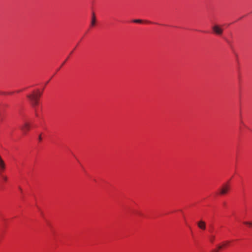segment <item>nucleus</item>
Listing matches in <instances>:
<instances>
[{
    "label": "nucleus",
    "instance_id": "nucleus-1",
    "mask_svg": "<svg viewBox=\"0 0 252 252\" xmlns=\"http://www.w3.org/2000/svg\"><path fill=\"white\" fill-rule=\"evenodd\" d=\"M42 95V92L39 90H37L36 92L33 91L32 94L27 95V97L29 98L32 106L34 108L35 115L38 116L36 112V107L38 105L39 103V99L41 95Z\"/></svg>",
    "mask_w": 252,
    "mask_h": 252
},
{
    "label": "nucleus",
    "instance_id": "nucleus-2",
    "mask_svg": "<svg viewBox=\"0 0 252 252\" xmlns=\"http://www.w3.org/2000/svg\"><path fill=\"white\" fill-rule=\"evenodd\" d=\"M230 187L228 183L223 184L220 189L219 194L220 195H225L229 191Z\"/></svg>",
    "mask_w": 252,
    "mask_h": 252
},
{
    "label": "nucleus",
    "instance_id": "nucleus-3",
    "mask_svg": "<svg viewBox=\"0 0 252 252\" xmlns=\"http://www.w3.org/2000/svg\"><path fill=\"white\" fill-rule=\"evenodd\" d=\"M213 32L217 35H220L222 33L223 30L218 25H215L212 27Z\"/></svg>",
    "mask_w": 252,
    "mask_h": 252
},
{
    "label": "nucleus",
    "instance_id": "nucleus-4",
    "mask_svg": "<svg viewBox=\"0 0 252 252\" xmlns=\"http://www.w3.org/2000/svg\"><path fill=\"white\" fill-rule=\"evenodd\" d=\"M31 127V125L28 122H25L23 125L21 126V128L24 134H26L28 131L30 130Z\"/></svg>",
    "mask_w": 252,
    "mask_h": 252
},
{
    "label": "nucleus",
    "instance_id": "nucleus-5",
    "mask_svg": "<svg viewBox=\"0 0 252 252\" xmlns=\"http://www.w3.org/2000/svg\"><path fill=\"white\" fill-rule=\"evenodd\" d=\"M5 168V164L0 155V174H1Z\"/></svg>",
    "mask_w": 252,
    "mask_h": 252
},
{
    "label": "nucleus",
    "instance_id": "nucleus-6",
    "mask_svg": "<svg viewBox=\"0 0 252 252\" xmlns=\"http://www.w3.org/2000/svg\"><path fill=\"white\" fill-rule=\"evenodd\" d=\"M197 226L202 230H205L206 229V223L202 220H200L197 222Z\"/></svg>",
    "mask_w": 252,
    "mask_h": 252
},
{
    "label": "nucleus",
    "instance_id": "nucleus-7",
    "mask_svg": "<svg viewBox=\"0 0 252 252\" xmlns=\"http://www.w3.org/2000/svg\"><path fill=\"white\" fill-rule=\"evenodd\" d=\"M229 243H230L229 241H226V242H223L221 245H219L218 246V250H215L214 252H218L219 250H220V249H222L223 247H226L228 244H229Z\"/></svg>",
    "mask_w": 252,
    "mask_h": 252
},
{
    "label": "nucleus",
    "instance_id": "nucleus-8",
    "mask_svg": "<svg viewBox=\"0 0 252 252\" xmlns=\"http://www.w3.org/2000/svg\"><path fill=\"white\" fill-rule=\"evenodd\" d=\"M95 24V17L94 13H93L92 14V21H91V26H94Z\"/></svg>",
    "mask_w": 252,
    "mask_h": 252
},
{
    "label": "nucleus",
    "instance_id": "nucleus-9",
    "mask_svg": "<svg viewBox=\"0 0 252 252\" xmlns=\"http://www.w3.org/2000/svg\"><path fill=\"white\" fill-rule=\"evenodd\" d=\"M244 223L246 225H248L250 226H251L252 227V222H250V221H244Z\"/></svg>",
    "mask_w": 252,
    "mask_h": 252
},
{
    "label": "nucleus",
    "instance_id": "nucleus-10",
    "mask_svg": "<svg viewBox=\"0 0 252 252\" xmlns=\"http://www.w3.org/2000/svg\"><path fill=\"white\" fill-rule=\"evenodd\" d=\"M215 239V236L214 235H212L210 237V241L211 242L213 243Z\"/></svg>",
    "mask_w": 252,
    "mask_h": 252
},
{
    "label": "nucleus",
    "instance_id": "nucleus-11",
    "mask_svg": "<svg viewBox=\"0 0 252 252\" xmlns=\"http://www.w3.org/2000/svg\"><path fill=\"white\" fill-rule=\"evenodd\" d=\"M133 22L137 23H142V20H140V19H136V20H133Z\"/></svg>",
    "mask_w": 252,
    "mask_h": 252
},
{
    "label": "nucleus",
    "instance_id": "nucleus-12",
    "mask_svg": "<svg viewBox=\"0 0 252 252\" xmlns=\"http://www.w3.org/2000/svg\"><path fill=\"white\" fill-rule=\"evenodd\" d=\"M2 178L4 180V181H6L7 180V177H5V176H3L2 177Z\"/></svg>",
    "mask_w": 252,
    "mask_h": 252
},
{
    "label": "nucleus",
    "instance_id": "nucleus-13",
    "mask_svg": "<svg viewBox=\"0 0 252 252\" xmlns=\"http://www.w3.org/2000/svg\"><path fill=\"white\" fill-rule=\"evenodd\" d=\"M39 140H42V138H41V135H40V136H39Z\"/></svg>",
    "mask_w": 252,
    "mask_h": 252
}]
</instances>
